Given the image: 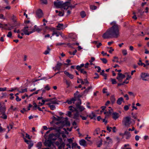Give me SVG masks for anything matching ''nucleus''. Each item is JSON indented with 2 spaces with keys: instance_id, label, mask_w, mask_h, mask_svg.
<instances>
[{
  "instance_id": "nucleus-7",
  "label": "nucleus",
  "mask_w": 149,
  "mask_h": 149,
  "mask_svg": "<svg viewBox=\"0 0 149 149\" xmlns=\"http://www.w3.org/2000/svg\"><path fill=\"white\" fill-rule=\"evenodd\" d=\"M28 28L29 27L28 26H25L24 27L23 29L21 30V31L24 33L25 35H29L30 34L32 33V32L31 31L30 32L28 31Z\"/></svg>"
},
{
  "instance_id": "nucleus-46",
  "label": "nucleus",
  "mask_w": 149,
  "mask_h": 149,
  "mask_svg": "<svg viewBox=\"0 0 149 149\" xmlns=\"http://www.w3.org/2000/svg\"><path fill=\"white\" fill-rule=\"evenodd\" d=\"M97 6L94 5H91L90 6V8L92 10H95L97 8Z\"/></svg>"
},
{
  "instance_id": "nucleus-14",
  "label": "nucleus",
  "mask_w": 149,
  "mask_h": 149,
  "mask_svg": "<svg viewBox=\"0 0 149 149\" xmlns=\"http://www.w3.org/2000/svg\"><path fill=\"white\" fill-rule=\"evenodd\" d=\"M64 73L70 78L72 79L74 78V76L73 74L70 73L66 71H64Z\"/></svg>"
},
{
  "instance_id": "nucleus-13",
  "label": "nucleus",
  "mask_w": 149,
  "mask_h": 149,
  "mask_svg": "<svg viewBox=\"0 0 149 149\" xmlns=\"http://www.w3.org/2000/svg\"><path fill=\"white\" fill-rule=\"evenodd\" d=\"M44 144L45 146H47L50 147L52 144V143L51 141L48 139V140L45 141Z\"/></svg>"
},
{
  "instance_id": "nucleus-20",
  "label": "nucleus",
  "mask_w": 149,
  "mask_h": 149,
  "mask_svg": "<svg viewBox=\"0 0 149 149\" xmlns=\"http://www.w3.org/2000/svg\"><path fill=\"white\" fill-rule=\"evenodd\" d=\"M73 118L76 120H78L79 118V115L78 112L74 114Z\"/></svg>"
},
{
  "instance_id": "nucleus-41",
  "label": "nucleus",
  "mask_w": 149,
  "mask_h": 149,
  "mask_svg": "<svg viewBox=\"0 0 149 149\" xmlns=\"http://www.w3.org/2000/svg\"><path fill=\"white\" fill-rule=\"evenodd\" d=\"M60 34V33H57L55 32V31H53V33L52 34V35L54 36L55 35L56 36H58Z\"/></svg>"
},
{
  "instance_id": "nucleus-48",
  "label": "nucleus",
  "mask_w": 149,
  "mask_h": 149,
  "mask_svg": "<svg viewBox=\"0 0 149 149\" xmlns=\"http://www.w3.org/2000/svg\"><path fill=\"white\" fill-rule=\"evenodd\" d=\"M102 140L101 139L100 141V143L97 144V147H100L102 145Z\"/></svg>"
},
{
  "instance_id": "nucleus-23",
  "label": "nucleus",
  "mask_w": 149,
  "mask_h": 149,
  "mask_svg": "<svg viewBox=\"0 0 149 149\" xmlns=\"http://www.w3.org/2000/svg\"><path fill=\"white\" fill-rule=\"evenodd\" d=\"M100 128H97L94 131L93 133V135L95 136L98 134L100 132Z\"/></svg>"
},
{
  "instance_id": "nucleus-22",
  "label": "nucleus",
  "mask_w": 149,
  "mask_h": 149,
  "mask_svg": "<svg viewBox=\"0 0 149 149\" xmlns=\"http://www.w3.org/2000/svg\"><path fill=\"white\" fill-rule=\"evenodd\" d=\"M58 103L57 102V100H51L50 101V102L47 104V105H50V104H58Z\"/></svg>"
},
{
  "instance_id": "nucleus-37",
  "label": "nucleus",
  "mask_w": 149,
  "mask_h": 149,
  "mask_svg": "<svg viewBox=\"0 0 149 149\" xmlns=\"http://www.w3.org/2000/svg\"><path fill=\"white\" fill-rule=\"evenodd\" d=\"M139 63H138V65H139L143 66V67H146V65H145L144 63H143L141 62V60H139Z\"/></svg>"
},
{
  "instance_id": "nucleus-18",
  "label": "nucleus",
  "mask_w": 149,
  "mask_h": 149,
  "mask_svg": "<svg viewBox=\"0 0 149 149\" xmlns=\"http://www.w3.org/2000/svg\"><path fill=\"white\" fill-rule=\"evenodd\" d=\"M57 29L58 30L63 29V24H62L58 23V25L56 26Z\"/></svg>"
},
{
  "instance_id": "nucleus-32",
  "label": "nucleus",
  "mask_w": 149,
  "mask_h": 149,
  "mask_svg": "<svg viewBox=\"0 0 149 149\" xmlns=\"http://www.w3.org/2000/svg\"><path fill=\"white\" fill-rule=\"evenodd\" d=\"M78 102L76 103V107H78V106H80L81 104V100L80 99H78Z\"/></svg>"
},
{
  "instance_id": "nucleus-42",
  "label": "nucleus",
  "mask_w": 149,
  "mask_h": 149,
  "mask_svg": "<svg viewBox=\"0 0 149 149\" xmlns=\"http://www.w3.org/2000/svg\"><path fill=\"white\" fill-rule=\"evenodd\" d=\"M122 53L123 55L125 56L127 54V51L126 49H123L122 50Z\"/></svg>"
},
{
  "instance_id": "nucleus-9",
  "label": "nucleus",
  "mask_w": 149,
  "mask_h": 149,
  "mask_svg": "<svg viewBox=\"0 0 149 149\" xmlns=\"http://www.w3.org/2000/svg\"><path fill=\"white\" fill-rule=\"evenodd\" d=\"M63 3V1H59L58 2L54 1V5L57 8H62Z\"/></svg>"
},
{
  "instance_id": "nucleus-64",
  "label": "nucleus",
  "mask_w": 149,
  "mask_h": 149,
  "mask_svg": "<svg viewBox=\"0 0 149 149\" xmlns=\"http://www.w3.org/2000/svg\"><path fill=\"white\" fill-rule=\"evenodd\" d=\"M95 75H96V76L94 77V79H98L99 77V76L97 73H95Z\"/></svg>"
},
{
  "instance_id": "nucleus-16",
  "label": "nucleus",
  "mask_w": 149,
  "mask_h": 149,
  "mask_svg": "<svg viewBox=\"0 0 149 149\" xmlns=\"http://www.w3.org/2000/svg\"><path fill=\"white\" fill-rule=\"evenodd\" d=\"M125 135V138L126 139H129L131 137V134L129 132L127 131H126L124 133Z\"/></svg>"
},
{
  "instance_id": "nucleus-1",
  "label": "nucleus",
  "mask_w": 149,
  "mask_h": 149,
  "mask_svg": "<svg viewBox=\"0 0 149 149\" xmlns=\"http://www.w3.org/2000/svg\"><path fill=\"white\" fill-rule=\"evenodd\" d=\"M111 24L113 25L109 29L102 35V37L104 39L117 38L119 36L118 25L115 22L111 23Z\"/></svg>"
},
{
  "instance_id": "nucleus-62",
  "label": "nucleus",
  "mask_w": 149,
  "mask_h": 149,
  "mask_svg": "<svg viewBox=\"0 0 149 149\" xmlns=\"http://www.w3.org/2000/svg\"><path fill=\"white\" fill-rule=\"evenodd\" d=\"M77 145V144L76 143H73L72 145V147L73 148Z\"/></svg>"
},
{
  "instance_id": "nucleus-43",
  "label": "nucleus",
  "mask_w": 149,
  "mask_h": 149,
  "mask_svg": "<svg viewBox=\"0 0 149 149\" xmlns=\"http://www.w3.org/2000/svg\"><path fill=\"white\" fill-rule=\"evenodd\" d=\"M33 104L34 105V106L33 107V110H35L36 109V108H37L38 106L34 102H33Z\"/></svg>"
},
{
  "instance_id": "nucleus-15",
  "label": "nucleus",
  "mask_w": 149,
  "mask_h": 149,
  "mask_svg": "<svg viewBox=\"0 0 149 149\" xmlns=\"http://www.w3.org/2000/svg\"><path fill=\"white\" fill-rule=\"evenodd\" d=\"M62 65V64L61 63L58 62L55 66V70H60L61 68V67Z\"/></svg>"
},
{
  "instance_id": "nucleus-40",
  "label": "nucleus",
  "mask_w": 149,
  "mask_h": 149,
  "mask_svg": "<svg viewBox=\"0 0 149 149\" xmlns=\"http://www.w3.org/2000/svg\"><path fill=\"white\" fill-rule=\"evenodd\" d=\"M61 141V144L60 146H61L62 148H64L65 146V144L64 142H62V140L61 139H60Z\"/></svg>"
},
{
  "instance_id": "nucleus-57",
  "label": "nucleus",
  "mask_w": 149,
  "mask_h": 149,
  "mask_svg": "<svg viewBox=\"0 0 149 149\" xmlns=\"http://www.w3.org/2000/svg\"><path fill=\"white\" fill-rule=\"evenodd\" d=\"M6 90V88H0V91H5Z\"/></svg>"
},
{
  "instance_id": "nucleus-2",
  "label": "nucleus",
  "mask_w": 149,
  "mask_h": 149,
  "mask_svg": "<svg viewBox=\"0 0 149 149\" xmlns=\"http://www.w3.org/2000/svg\"><path fill=\"white\" fill-rule=\"evenodd\" d=\"M6 110V108L4 105L0 103V115H2L1 117L4 119H6L7 118V116L5 114Z\"/></svg>"
},
{
  "instance_id": "nucleus-51",
  "label": "nucleus",
  "mask_w": 149,
  "mask_h": 149,
  "mask_svg": "<svg viewBox=\"0 0 149 149\" xmlns=\"http://www.w3.org/2000/svg\"><path fill=\"white\" fill-rule=\"evenodd\" d=\"M124 109L125 110L127 111L128 110L129 106L128 105H125L124 107Z\"/></svg>"
},
{
  "instance_id": "nucleus-50",
  "label": "nucleus",
  "mask_w": 149,
  "mask_h": 149,
  "mask_svg": "<svg viewBox=\"0 0 149 149\" xmlns=\"http://www.w3.org/2000/svg\"><path fill=\"white\" fill-rule=\"evenodd\" d=\"M44 88L47 91H49L50 89L48 84Z\"/></svg>"
},
{
  "instance_id": "nucleus-24",
  "label": "nucleus",
  "mask_w": 149,
  "mask_h": 149,
  "mask_svg": "<svg viewBox=\"0 0 149 149\" xmlns=\"http://www.w3.org/2000/svg\"><path fill=\"white\" fill-rule=\"evenodd\" d=\"M69 36L71 38L73 39H75L77 38V36L75 34L72 33H70L69 34Z\"/></svg>"
},
{
  "instance_id": "nucleus-4",
  "label": "nucleus",
  "mask_w": 149,
  "mask_h": 149,
  "mask_svg": "<svg viewBox=\"0 0 149 149\" xmlns=\"http://www.w3.org/2000/svg\"><path fill=\"white\" fill-rule=\"evenodd\" d=\"M140 77L142 80L145 81L149 80V74L146 73H142Z\"/></svg>"
},
{
  "instance_id": "nucleus-54",
  "label": "nucleus",
  "mask_w": 149,
  "mask_h": 149,
  "mask_svg": "<svg viewBox=\"0 0 149 149\" xmlns=\"http://www.w3.org/2000/svg\"><path fill=\"white\" fill-rule=\"evenodd\" d=\"M1 124L0 123V132H1L3 131H5V129H3L1 126Z\"/></svg>"
},
{
  "instance_id": "nucleus-58",
  "label": "nucleus",
  "mask_w": 149,
  "mask_h": 149,
  "mask_svg": "<svg viewBox=\"0 0 149 149\" xmlns=\"http://www.w3.org/2000/svg\"><path fill=\"white\" fill-rule=\"evenodd\" d=\"M16 100L17 102H19L21 100V99L19 98L18 96H16Z\"/></svg>"
},
{
  "instance_id": "nucleus-12",
  "label": "nucleus",
  "mask_w": 149,
  "mask_h": 149,
  "mask_svg": "<svg viewBox=\"0 0 149 149\" xmlns=\"http://www.w3.org/2000/svg\"><path fill=\"white\" fill-rule=\"evenodd\" d=\"M42 31V29L40 28H39L36 25H35L34 26V28L31 31L32 33L37 31L38 32H39Z\"/></svg>"
},
{
  "instance_id": "nucleus-34",
  "label": "nucleus",
  "mask_w": 149,
  "mask_h": 149,
  "mask_svg": "<svg viewBox=\"0 0 149 149\" xmlns=\"http://www.w3.org/2000/svg\"><path fill=\"white\" fill-rule=\"evenodd\" d=\"M113 58L114 59L112 60V61L114 62H116L117 63H120L118 61V58L116 56L113 57Z\"/></svg>"
},
{
  "instance_id": "nucleus-28",
  "label": "nucleus",
  "mask_w": 149,
  "mask_h": 149,
  "mask_svg": "<svg viewBox=\"0 0 149 149\" xmlns=\"http://www.w3.org/2000/svg\"><path fill=\"white\" fill-rule=\"evenodd\" d=\"M87 117H89L91 119H92L94 117H95V115L93 112H92L89 115H87Z\"/></svg>"
},
{
  "instance_id": "nucleus-36",
  "label": "nucleus",
  "mask_w": 149,
  "mask_h": 149,
  "mask_svg": "<svg viewBox=\"0 0 149 149\" xmlns=\"http://www.w3.org/2000/svg\"><path fill=\"white\" fill-rule=\"evenodd\" d=\"M80 15L82 18H84L86 16L85 12L84 11H82L80 13Z\"/></svg>"
},
{
  "instance_id": "nucleus-17",
  "label": "nucleus",
  "mask_w": 149,
  "mask_h": 149,
  "mask_svg": "<svg viewBox=\"0 0 149 149\" xmlns=\"http://www.w3.org/2000/svg\"><path fill=\"white\" fill-rule=\"evenodd\" d=\"M112 115L113 118L115 120L117 119L119 116V113L116 112H114L113 113Z\"/></svg>"
},
{
  "instance_id": "nucleus-49",
  "label": "nucleus",
  "mask_w": 149,
  "mask_h": 149,
  "mask_svg": "<svg viewBox=\"0 0 149 149\" xmlns=\"http://www.w3.org/2000/svg\"><path fill=\"white\" fill-rule=\"evenodd\" d=\"M111 81L112 82V84H116L117 82L115 79H111Z\"/></svg>"
},
{
  "instance_id": "nucleus-59",
  "label": "nucleus",
  "mask_w": 149,
  "mask_h": 149,
  "mask_svg": "<svg viewBox=\"0 0 149 149\" xmlns=\"http://www.w3.org/2000/svg\"><path fill=\"white\" fill-rule=\"evenodd\" d=\"M76 68L77 70L79 71H80L82 69L81 68L79 65L77 66Z\"/></svg>"
},
{
  "instance_id": "nucleus-38",
  "label": "nucleus",
  "mask_w": 149,
  "mask_h": 149,
  "mask_svg": "<svg viewBox=\"0 0 149 149\" xmlns=\"http://www.w3.org/2000/svg\"><path fill=\"white\" fill-rule=\"evenodd\" d=\"M95 60V58L94 57H91V60L89 61V62H90V64L91 65H95L94 64H93L92 62L93 61Z\"/></svg>"
},
{
  "instance_id": "nucleus-31",
  "label": "nucleus",
  "mask_w": 149,
  "mask_h": 149,
  "mask_svg": "<svg viewBox=\"0 0 149 149\" xmlns=\"http://www.w3.org/2000/svg\"><path fill=\"white\" fill-rule=\"evenodd\" d=\"M49 105V107L50 109L52 110H53L56 109L55 106L53 104H50V105Z\"/></svg>"
},
{
  "instance_id": "nucleus-53",
  "label": "nucleus",
  "mask_w": 149,
  "mask_h": 149,
  "mask_svg": "<svg viewBox=\"0 0 149 149\" xmlns=\"http://www.w3.org/2000/svg\"><path fill=\"white\" fill-rule=\"evenodd\" d=\"M12 36V33L11 31L9 32L8 34L7 35V36L8 37H11Z\"/></svg>"
},
{
  "instance_id": "nucleus-60",
  "label": "nucleus",
  "mask_w": 149,
  "mask_h": 149,
  "mask_svg": "<svg viewBox=\"0 0 149 149\" xmlns=\"http://www.w3.org/2000/svg\"><path fill=\"white\" fill-rule=\"evenodd\" d=\"M80 117H81L82 119L84 120H86V119L87 118V117H87V116L86 117H84V116H82L81 115H80Z\"/></svg>"
},
{
  "instance_id": "nucleus-25",
  "label": "nucleus",
  "mask_w": 149,
  "mask_h": 149,
  "mask_svg": "<svg viewBox=\"0 0 149 149\" xmlns=\"http://www.w3.org/2000/svg\"><path fill=\"white\" fill-rule=\"evenodd\" d=\"M65 81L66 84L67 86V88H68L70 86V85L71 84V82L70 81L68 80L67 79H65Z\"/></svg>"
},
{
  "instance_id": "nucleus-27",
  "label": "nucleus",
  "mask_w": 149,
  "mask_h": 149,
  "mask_svg": "<svg viewBox=\"0 0 149 149\" xmlns=\"http://www.w3.org/2000/svg\"><path fill=\"white\" fill-rule=\"evenodd\" d=\"M100 74L104 77V79H107V75L104 73V70H102V72H100Z\"/></svg>"
},
{
  "instance_id": "nucleus-45",
  "label": "nucleus",
  "mask_w": 149,
  "mask_h": 149,
  "mask_svg": "<svg viewBox=\"0 0 149 149\" xmlns=\"http://www.w3.org/2000/svg\"><path fill=\"white\" fill-rule=\"evenodd\" d=\"M28 146L29 149H30L33 146V144L31 141L29 143Z\"/></svg>"
},
{
  "instance_id": "nucleus-21",
  "label": "nucleus",
  "mask_w": 149,
  "mask_h": 149,
  "mask_svg": "<svg viewBox=\"0 0 149 149\" xmlns=\"http://www.w3.org/2000/svg\"><path fill=\"white\" fill-rule=\"evenodd\" d=\"M123 98L122 97H120L118 99L117 103L118 105H120L122 103V102L123 101Z\"/></svg>"
},
{
  "instance_id": "nucleus-30",
  "label": "nucleus",
  "mask_w": 149,
  "mask_h": 149,
  "mask_svg": "<svg viewBox=\"0 0 149 149\" xmlns=\"http://www.w3.org/2000/svg\"><path fill=\"white\" fill-rule=\"evenodd\" d=\"M111 101V102L112 104H113L116 100V99L114 95H112L111 96L110 98Z\"/></svg>"
},
{
  "instance_id": "nucleus-6",
  "label": "nucleus",
  "mask_w": 149,
  "mask_h": 149,
  "mask_svg": "<svg viewBox=\"0 0 149 149\" xmlns=\"http://www.w3.org/2000/svg\"><path fill=\"white\" fill-rule=\"evenodd\" d=\"M71 4V2L69 1H66L65 3L63 2L62 8L67 10L69 8V5Z\"/></svg>"
},
{
  "instance_id": "nucleus-3",
  "label": "nucleus",
  "mask_w": 149,
  "mask_h": 149,
  "mask_svg": "<svg viewBox=\"0 0 149 149\" xmlns=\"http://www.w3.org/2000/svg\"><path fill=\"white\" fill-rule=\"evenodd\" d=\"M131 118L130 117H125L123 120V123L125 126H129L131 123Z\"/></svg>"
},
{
  "instance_id": "nucleus-47",
  "label": "nucleus",
  "mask_w": 149,
  "mask_h": 149,
  "mask_svg": "<svg viewBox=\"0 0 149 149\" xmlns=\"http://www.w3.org/2000/svg\"><path fill=\"white\" fill-rule=\"evenodd\" d=\"M106 139H107V140H109V141L108 142H107V141H105V143H109V142H110V143H112V140L111 139H110L109 137H107L106 138Z\"/></svg>"
},
{
  "instance_id": "nucleus-5",
  "label": "nucleus",
  "mask_w": 149,
  "mask_h": 149,
  "mask_svg": "<svg viewBox=\"0 0 149 149\" xmlns=\"http://www.w3.org/2000/svg\"><path fill=\"white\" fill-rule=\"evenodd\" d=\"M62 125L59 128H62L64 125L66 126H69L70 125V123L68 121V118L66 117L65 118L64 120L62 122H61L59 123V125Z\"/></svg>"
},
{
  "instance_id": "nucleus-8",
  "label": "nucleus",
  "mask_w": 149,
  "mask_h": 149,
  "mask_svg": "<svg viewBox=\"0 0 149 149\" xmlns=\"http://www.w3.org/2000/svg\"><path fill=\"white\" fill-rule=\"evenodd\" d=\"M125 75L121 73H118L116 77V79H118L119 81H121L122 79L125 78Z\"/></svg>"
},
{
  "instance_id": "nucleus-52",
  "label": "nucleus",
  "mask_w": 149,
  "mask_h": 149,
  "mask_svg": "<svg viewBox=\"0 0 149 149\" xmlns=\"http://www.w3.org/2000/svg\"><path fill=\"white\" fill-rule=\"evenodd\" d=\"M80 72L84 74H86L87 72L86 71L84 70V69H82L80 71Z\"/></svg>"
},
{
  "instance_id": "nucleus-19",
  "label": "nucleus",
  "mask_w": 149,
  "mask_h": 149,
  "mask_svg": "<svg viewBox=\"0 0 149 149\" xmlns=\"http://www.w3.org/2000/svg\"><path fill=\"white\" fill-rule=\"evenodd\" d=\"M79 144L81 146H86V142L85 140L81 139L79 141Z\"/></svg>"
},
{
  "instance_id": "nucleus-29",
  "label": "nucleus",
  "mask_w": 149,
  "mask_h": 149,
  "mask_svg": "<svg viewBox=\"0 0 149 149\" xmlns=\"http://www.w3.org/2000/svg\"><path fill=\"white\" fill-rule=\"evenodd\" d=\"M42 143L41 142H39L36 144V147L38 148V149H40L42 147Z\"/></svg>"
},
{
  "instance_id": "nucleus-55",
  "label": "nucleus",
  "mask_w": 149,
  "mask_h": 149,
  "mask_svg": "<svg viewBox=\"0 0 149 149\" xmlns=\"http://www.w3.org/2000/svg\"><path fill=\"white\" fill-rule=\"evenodd\" d=\"M107 130L109 131V132H110L111 131V129L112 128L111 127H109V126L107 127Z\"/></svg>"
},
{
  "instance_id": "nucleus-61",
  "label": "nucleus",
  "mask_w": 149,
  "mask_h": 149,
  "mask_svg": "<svg viewBox=\"0 0 149 149\" xmlns=\"http://www.w3.org/2000/svg\"><path fill=\"white\" fill-rule=\"evenodd\" d=\"M10 96L11 97H10V100H13L14 98V97L13 96V93H10Z\"/></svg>"
},
{
  "instance_id": "nucleus-10",
  "label": "nucleus",
  "mask_w": 149,
  "mask_h": 149,
  "mask_svg": "<svg viewBox=\"0 0 149 149\" xmlns=\"http://www.w3.org/2000/svg\"><path fill=\"white\" fill-rule=\"evenodd\" d=\"M36 15L39 17H41L43 15V13L42 10L39 9L36 12Z\"/></svg>"
},
{
  "instance_id": "nucleus-44",
  "label": "nucleus",
  "mask_w": 149,
  "mask_h": 149,
  "mask_svg": "<svg viewBox=\"0 0 149 149\" xmlns=\"http://www.w3.org/2000/svg\"><path fill=\"white\" fill-rule=\"evenodd\" d=\"M100 60H102L104 64H106L107 63V60L105 58H101Z\"/></svg>"
},
{
  "instance_id": "nucleus-63",
  "label": "nucleus",
  "mask_w": 149,
  "mask_h": 149,
  "mask_svg": "<svg viewBox=\"0 0 149 149\" xmlns=\"http://www.w3.org/2000/svg\"><path fill=\"white\" fill-rule=\"evenodd\" d=\"M102 45V44L100 42H99L98 43H97V44L96 45V47L97 48H99Z\"/></svg>"
},
{
  "instance_id": "nucleus-26",
  "label": "nucleus",
  "mask_w": 149,
  "mask_h": 149,
  "mask_svg": "<svg viewBox=\"0 0 149 149\" xmlns=\"http://www.w3.org/2000/svg\"><path fill=\"white\" fill-rule=\"evenodd\" d=\"M77 109L79 110V111H82L84 110L85 109V108L81 106H78L76 107Z\"/></svg>"
},
{
  "instance_id": "nucleus-56",
  "label": "nucleus",
  "mask_w": 149,
  "mask_h": 149,
  "mask_svg": "<svg viewBox=\"0 0 149 149\" xmlns=\"http://www.w3.org/2000/svg\"><path fill=\"white\" fill-rule=\"evenodd\" d=\"M41 3H42L46 4L47 3V0H40Z\"/></svg>"
},
{
  "instance_id": "nucleus-33",
  "label": "nucleus",
  "mask_w": 149,
  "mask_h": 149,
  "mask_svg": "<svg viewBox=\"0 0 149 149\" xmlns=\"http://www.w3.org/2000/svg\"><path fill=\"white\" fill-rule=\"evenodd\" d=\"M17 91L19 92V93H22L25 92H27V88H25L24 89H22L21 91H19V90L17 89Z\"/></svg>"
},
{
  "instance_id": "nucleus-35",
  "label": "nucleus",
  "mask_w": 149,
  "mask_h": 149,
  "mask_svg": "<svg viewBox=\"0 0 149 149\" xmlns=\"http://www.w3.org/2000/svg\"><path fill=\"white\" fill-rule=\"evenodd\" d=\"M92 88L91 86L88 87L87 89H86L83 92V93L84 94L85 93H87L89 91V90Z\"/></svg>"
},
{
  "instance_id": "nucleus-39",
  "label": "nucleus",
  "mask_w": 149,
  "mask_h": 149,
  "mask_svg": "<svg viewBox=\"0 0 149 149\" xmlns=\"http://www.w3.org/2000/svg\"><path fill=\"white\" fill-rule=\"evenodd\" d=\"M138 13H139L141 15H142L144 12L141 9H138Z\"/></svg>"
},
{
  "instance_id": "nucleus-11",
  "label": "nucleus",
  "mask_w": 149,
  "mask_h": 149,
  "mask_svg": "<svg viewBox=\"0 0 149 149\" xmlns=\"http://www.w3.org/2000/svg\"><path fill=\"white\" fill-rule=\"evenodd\" d=\"M57 139V137L53 134H49L48 139L51 141H54Z\"/></svg>"
}]
</instances>
